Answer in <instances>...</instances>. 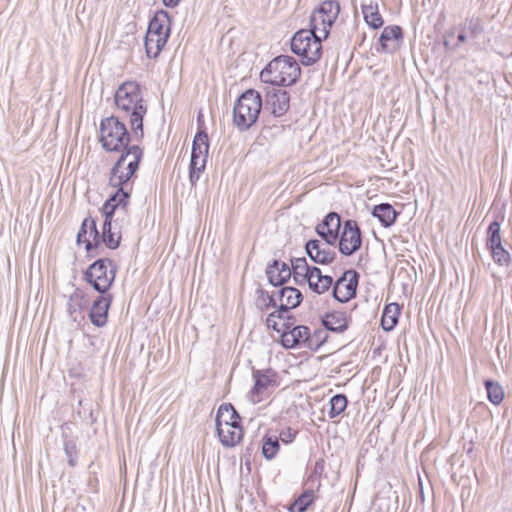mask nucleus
Returning <instances> with one entry per match:
<instances>
[{
	"mask_svg": "<svg viewBox=\"0 0 512 512\" xmlns=\"http://www.w3.org/2000/svg\"><path fill=\"white\" fill-rule=\"evenodd\" d=\"M114 98L117 109L130 117L135 138H142L143 118L147 113V105L141 86L136 81H126L117 88Z\"/></svg>",
	"mask_w": 512,
	"mask_h": 512,
	"instance_id": "obj_1",
	"label": "nucleus"
},
{
	"mask_svg": "<svg viewBox=\"0 0 512 512\" xmlns=\"http://www.w3.org/2000/svg\"><path fill=\"white\" fill-rule=\"evenodd\" d=\"M143 151L138 145H132L126 149L111 170L110 185L118 188L116 192L124 191L127 199L130 195L129 180L134 176L142 159Z\"/></svg>",
	"mask_w": 512,
	"mask_h": 512,
	"instance_id": "obj_2",
	"label": "nucleus"
},
{
	"mask_svg": "<svg viewBox=\"0 0 512 512\" xmlns=\"http://www.w3.org/2000/svg\"><path fill=\"white\" fill-rule=\"evenodd\" d=\"M301 69L297 61L287 55H281L271 60L261 71L262 82L274 86H290L300 77Z\"/></svg>",
	"mask_w": 512,
	"mask_h": 512,
	"instance_id": "obj_3",
	"label": "nucleus"
},
{
	"mask_svg": "<svg viewBox=\"0 0 512 512\" xmlns=\"http://www.w3.org/2000/svg\"><path fill=\"white\" fill-rule=\"evenodd\" d=\"M322 39L324 37H320L312 29H301L291 39V50L300 57L303 65H312L321 57Z\"/></svg>",
	"mask_w": 512,
	"mask_h": 512,
	"instance_id": "obj_4",
	"label": "nucleus"
},
{
	"mask_svg": "<svg viewBox=\"0 0 512 512\" xmlns=\"http://www.w3.org/2000/svg\"><path fill=\"white\" fill-rule=\"evenodd\" d=\"M127 206V193L124 191L116 192L103 205L102 212L105 215V221L102 227L100 242L111 249L119 246L120 235L111 231V222L114 215H125Z\"/></svg>",
	"mask_w": 512,
	"mask_h": 512,
	"instance_id": "obj_5",
	"label": "nucleus"
},
{
	"mask_svg": "<svg viewBox=\"0 0 512 512\" xmlns=\"http://www.w3.org/2000/svg\"><path fill=\"white\" fill-rule=\"evenodd\" d=\"M262 107L260 94L247 90L237 100L233 109L234 124L240 130L249 129L258 119Z\"/></svg>",
	"mask_w": 512,
	"mask_h": 512,
	"instance_id": "obj_6",
	"label": "nucleus"
},
{
	"mask_svg": "<svg viewBox=\"0 0 512 512\" xmlns=\"http://www.w3.org/2000/svg\"><path fill=\"white\" fill-rule=\"evenodd\" d=\"M130 140L124 123L117 117L105 118L100 124V142L107 151H119L125 148Z\"/></svg>",
	"mask_w": 512,
	"mask_h": 512,
	"instance_id": "obj_7",
	"label": "nucleus"
},
{
	"mask_svg": "<svg viewBox=\"0 0 512 512\" xmlns=\"http://www.w3.org/2000/svg\"><path fill=\"white\" fill-rule=\"evenodd\" d=\"M296 322H266L267 328L279 334V342L285 349H306L308 326Z\"/></svg>",
	"mask_w": 512,
	"mask_h": 512,
	"instance_id": "obj_8",
	"label": "nucleus"
},
{
	"mask_svg": "<svg viewBox=\"0 0 512 512\" xmlns=\"http://www.w3.org/2000/svg\"><path fill=\"white\" fill-rule=\"evenodd\" d=\"M339 11L340 5L337 1L327 0L322 2L310 17V29L326 39L331 26L338 17Z\"/></svg>",
	"mask_w": 512,
	"mask_h": 512,
	"instance_id": "obj_9",
	"label": "nucleus"
},
{
	"mask_svg": "<svg viewBox=\"0 0 512 512\" xmlns=\"http://www.w3.org/2000/svg\"><path fill=\"white\" fill-rule=\"evenodd\" d=\"M86 278L95 290L105 293L115 278L112 262L106 259L97 260L88 268Z\"/></svg>",
	"mask_w": 512,
	"mask_h": 512,
	"instance_id": "obj_10",
	"label": "nucleus"
},
{
	"mask_svg": "<svg viewBox=\"0 0 512 512\" xmlns=\"http://www.w3.org/2000/svg\"><path fill=\"white\" fill-rule=\"evenodd\" d=\"M209 150L208 136L206 132L199 131L194 137L192 143L190 174L189 178L192 184H195L201 172L204 170Z\"/></svg>",
	"mask_w": 512,
	"mask_h": 512,
	"instance_id": "obj_11",
	"label": "nucleus"
},
{
	"mask_svg": "<svg viewBox=\"0 0 512 512\" xmlns=\"http://www.w3.org/2000/svg\"><path fill=\"white\" fill-rule=\"evenodd\" d=\"M338 240L339 251L345 256L352 255L361 247V232L356 221L346 220L343 223Z\"/></svg>",
	"mask_w": 512,
	"mask_h": 512,
	"instance_id": "obj_12",
	"label": "nucleus"
},
{
	"mask_svg": "<svg viewBox=\"0 0 512 512\" xmlns=\"http://www.w3.org/2000/svg\"><path fill=\"white\" fill-rule=\"evenodd\" d=\"M358 285V274L354 270H348L336 281L333 295L339 302H347L355 296Z\"/></svg>",
	"mask_w": 512,
	"mask_h": 512,
	"instance_id": "obj_13",
	"label": "nucleus"
},
{
	"mask_svg": "<svg viewBox=\"0 0 512 512\" xmlns=\"http://www.w3.org/2000/svg\"><path fill=\"white\" fill-rule=\"evenodd\" d=\"M252 377L254 380V385L250 391L252 396H259L269 387L276 388L280 384L279 374L272 368L253 369Z\"/></svg>",
	"mask_w": 512,
	"mask_h": 512,
	"instance_id": "obj_14",
	"label": "nucleus"
},
{
	"mask_svg": "<svg viewBox=\"0 0 512 512\" xmlns=\"http://www.w3.org/2000/svg\"><path fill=\"white\" fill-rule=\"evenodd\" d=\"M341 227L340 216L331 212L316 226V232L328 245H335Z\"/></svg>",
	"mask_w": 512,
	"mask_h": 512,
	"instance_id": "obj_15",
	"label": "nucleus"
},
{
	"mask_svg": "<svg viewBox=\"0 0 512 512\" xmlns=\"http://www.w3.org/2000/svg\"><path fill=\"white\" fill-rule=\"evenodd\" d=\"M290 105V96L287 91L281 89L271 88L266 91L265 107L271 111V113L280 117L284 115Z\"/></svg>",
	"mask_w": 512,
	"mask_h": 512,
	"instance_id": "obj_16",
	"label": "nucleus"
},
{
	"mask_svg": "<svg viewBox=\"0 0 512 512\" xmlns=\"http://www.w3.org/2000/svg\"><path fill=\"white\" fill-rule=\"evenodd\" d=\"M332 246L333 245H328L326 242L322 243L319 240H310L306 244V251L314 262L318 264H329L336 256Z\"/></svg>",
	"mask_w": 512,
	"mask_h": 512,
	"instance_id": "obj_17",
	"label": "nucleus"
},
{
	"mask_svg": "<svg viewBox=\"0 0 512 512\" xmlns=\"http://www.w3.org/2000/svg\"><path fill=\"white\" fill-rule=\"evenodd\" d=\"M301 292L293 287H283L277 294H274L272 301L277 304L281 311H288L297 307L301 302Z\"/></svg>",
	"mask_w": 512,
	"mask_h": 512,
	"instance_id": "obj_18",
	"label": "nucleus"
},
{
	"mask_svg": "<svg viewBox=\"0 0 512 512\" xmlns=\"http://www.w3.org/2000/svg\"><path fill=\"white\" fill-rule=\"evenodd\" d=\"M77 242L84 244L87 252H90L93 246L97 247L100 243V235L96 229L93 219H84L82 226L77 234Z\"/></svg>",
	"mask_w": 512,
	"mask_h": 512,
	"instance_id": "obj_19",
	"label": "nucleus"
},
{
	"mask_svg": "<svg viewBox=\"0 0 512 512\" xmlns=\"http://www.w3.org/2000/svg\"><path fill=\"white\" fill-rule=\"evenodd\" d=\"M216 431L224 447L236 446L243 437L242 426H234L230 423L221 424L220 420L216 424Z\"/></svg>",
	"mask_w": 512,
	"mask_h": 512,
	"instance_id": "obj_20",
	"label": "nucleus"
},
{
	"mask_svg": "<svg viewBox=\"0 0 512 512\" xmlns=\"http://www.w3.org/2000/svg\"><path fill=\"white\" fill-rule=\"evenodd\" d=\"M171 21L167 12L161 10L155 13L150 20L146 34L159 35L168 38L170 35Z\"/></svg>",
	"mask_w": 512,
	"mask_h": 512,
	"instance_id": "obj_21",
	"label": "nucleus"
},
{
	"mask_svg": "<svg viewBox=\"0 0 512 512\" xmlns=\"http://www.w3.org/2000/svg\"><path fill=\"white\" fill-rule=\"evenodd\" d=\"M266 274L269 282L274 286L283 285L292 275L290 267L279 261H274L267 267Z\"/></svg>",
	"mask_w": 512,
	"mask_h": 512,
	"instance_id": "obj_22",
	"label": "nucleus"
},
{
	"mask_svg": "<svg viewBox=\"0 0 512 512\" xmlns=\"http://www.w3.org/2000/svg\"><path fill=\"white\" fill-rule=\"evenodd\" d=\"M402 40V30L399 26L385 27L380 36V43L383 50L393 52Z\"/></svg>",
	"mask_w": 512,
	"mask_h": 512,
	"instance_id": "obj_23",
	"label": "nucleus"
},
{
	"mask_svg": "<svg viewBox=\"0 0 512 512\" xmlns=\"http://www.w3.org/2000/svg\"><path fill=\"white\" fill-rule=\"evenodd\" d=\"M306 283L313 292L321 294L330 288L332 285V278L327 275H322L319 268L312 267Z\"/></svg>",
	"mask_w": 512,
	"mask_h": 512,
	"instance_id": "obj_24",
	"label": "nucleus"
},
{
	"mask_svg": "<svg viewBox=\"0 0 512 512\" xmlns=\"http://www.w3.org/2000/svg\"><path fill=\"white\" fill-rule=\"evenodd\" d=\"M218 420L221 424L230 423L234 426H242L241 416L231 403H223L219 406L215 417L216 424H218Z\"/></svg>",
	"mask_w": 512,
	"mask_h": 512,
	"instance_id": "obj_25",
	"label": "nucleus"
},
{
	"mask_svg": "<svg viewBox=\"0 0 512 512\" xmlns=\"http://www.w3.org/2000/svg\"><path fill=\"white\" fill-rule=\"evenodd\" d=\"M291 272L294 281L297 284H305L306 280L311 272L310 267L305 258H295L291 260Z\"/></svg>",
	"mask_w": 512,
	"mask_h": 512,
	"instance_id": "obj_26",
	"label": "nucleus"
},
{
	"mask_svg": "<svg viewBox=\"0 0 512 512\" xmlns=\"http://www.w3.org/2000/svg\"><path fill=\"white\" fill-rule=\"evenodd\" d=\"M372 214L385 227L391 226L395 222L397 216L395 209L387 203L376 205Z\"/></svg>",
	"mask_w": 512,
	"mask_h": 512,
	"instance_id": "obj_27",
	"label": "nucleus"
},
{
	"mask_svg": "<svg viewBox=\"0 0 512 512\" xmlns=\"http://www.w3.org/2000/svg\"><path fill=\"white\" fill-rule=\"evenodd\" d=\"M314 500L313 490L306 489L289 505L288 510L289 512H306Z\"/></svg>",
	"mask_w": 512,
	"mask_h": 512,
	"instance_id": "obj_28",
	"label": "nucleus"
},
{
	"mask_svg": "<svg viewBox=\"0 0 512 512\" xmlns=\"http://www.w3.org/2000/svg\"><path fill=\"white\" fill-rule=\"evenodd\" d=\"M168 38L162 37L154 34L153 36L150 34H146L145 37V49L147 56L150 58H156L165 44L167 43Z\"/></svg>",
	"mask_w": 512,
	"mask_h": 512,
	"instance_id": "obj_29",
	"label": "nucleus"
},
{
	"mask_svg": "<svg viewBox=\"0 0 512 512\" xmlns=\"http://www.w3.org/2000/svg\"><path fill=\"white\" fill-rule=\"evenodd\" d=\"M328 333L323 326L322 328H316L313 332H311L310 328H308V340H307V348L311 351L319 350L328 340Z\"/></svg>",
	"mask_w": 512,
	"mask_h": 512,
	"instance_id": "obj_30",
	"label": "nucleus"
},
{
	"mask_svg": "<svg viewBox=\"0 0 512 512\" xmlns=\"http://www.w3.org/2000/svg\"><path fill=\"white\" fill-rule=\"evenodd\" d=\"M362 13L365 19V22L372 27L373 29H377L383 25V19L378 11L377 4H363L362 5Z\"/></svg>",
	"mask_w": 512,
	"mask_h": 512,
	"instance_id": "obj_31",
	"label": "nucleus"
},
{
	"mask_svg": "<svg viewBox=\"0 0 512 512\" xmlns=\"http://www.w3.org/2000/svg\"><path fill=\"white\" fill-rule=\"evenodd\" d=\"M348 405V399L345 394L339 393L332 396L329 400L328 416L334 419L340 416Z\"/></svg>",
	"mask_w": 512,
	"mask_h": 512,
	"instance_id": "obj_32",
	"label": "nucleus"
},
{
	"mask_svg": "<svg viewBox=\"0 0 512 512\" xmlns=\"http://www.w3.org/2000/svg\"><path fill=\"white\" fill-rule=\"evenodd\" d=\"M280 449L277 435L266 434L262 440V455L267 460H272Z\"/></svg>",
	"mask_w": 512,
	"mask_h": 512,
	"instance_id": "obj_33",
	"label": "nucleus"
},
{
	"mask_svg": "<svg viewBox=\"0 0 512 512\" xmlns=\"http://www.w3.org/2000/svg\"><path fill=\"white\" fill-rule=\"evenodd\" d=\"M484 386L488 400L494 405H499L504 399V390L502 386L492 379H486L484 381Z\"/></svg>",
	"mask_w": 512,
	"mask_h": 512,
	"instance_id": "obj_34",
	"label": "nucleus"
},
{
	"mask_svg": "<svg viewBox=\"0 0 512 512\" xmlns=\"http://www.w3.org/2000/svg\"><path fill=\"white\" fill-rule=\"evenodd\" d=\"M63 437V449L67 458L68 465L70 467H75L77 465L78 459V449L76 445V441L70 437H68L64 432L62 433Z\"/></svg>",
	"mask_w": 512,
	"mask_h": 512,
	"instance_id": "obj_35",
	"label": "nucleus"
},
{
	"mask_svg": "<svg viewBox=\"0 0 512 512\" xmlns=\"http://www.w3.org/2000/svg\"><path fill=\"white\" fill-rule=\"evenodd\" d=\"M110 306V298L107 296H101L96 300L91 308L90 317L91 320H99L101 318H107L108 309Z\"/></svg>",
	"mask_w": 512,
	"mask_h": 512,
	"instance_id": "obj_36",
	"label": "nucleus"
},
{
	"mask_svg": "<svg viewBox=\"0 0 512 512\" xmlns=\"http://www.w3.org/2000/svg\"><path fill=\"white\" fill-rule=\"evenodd\" d=\"M500 229H501L500 223L497 221H493L489 225L488 230H487V240H486V246L488 249L502 244V237H501Z\"/></svg>",
	"mask_w": 512,
	"mask_h": 512,
	"instance_id": "obj_37",
	"label": "nucleus"
},
{
	"mask_svg": "<svg viewBox=\"0 0 512 512\" xmlns=\"http://www.w3.org/2000/svg\"><path fill=\"white\" fill-rule=\"evenodd\" d=\"M491 256L499 265H508L510 262V253L504 248L503 244L490 248Z\"/></svg>",
	"mask_w": 512,
	"mask_h": 512,
	"instance_id": "obj_38",
	"label": "nucleus"
},
{
	"mask_svg": "<svg viewBox=\"0 0 512 512\" xmlns=\"http://www.w3.org/2000/svg\"><path fill=\"white\" fill-rule=\"evenodd\" d=\"M401 306L398 303H390L385 306L381 320H398Z\"/></svg>",
	"mask_w": 512,
	"mask_h": 512,
	"instance_id": "obj_39",
	"label": "nucleus"
},
{
	"mask_svg": "<svg viewBox=\"0 0 512 512\" xmlns=\"http://www.w3.org/2000/svg\"><path fill=\"white\" fill-rule=\"evenodd\" d=\"M325 327L327 333L329 331L342 333L349 327V322H321Z\"/></svg>",
	"mask_w": 512,
	"mask_h": 512,
	"instance_id": "obj_40",
	"label": "nucleus"
},
{
	"mask_svg": "<svg viewBox=\"0 0 512 512\" xmlns=\"http://www.w3.org/2000/svg\"><path fill=\"white\" fill-rule=\"evenodd\" d=\"M296 435H297L296 430H294L290 427H286L280 431V433L277 437H278V440H281L283 443L289 444L294 441Z\"/></svg>",
	"mask_w": 512,
	"mask_h": 512,
	"instance_id": "obj_41",
	"label": "nucleus"
},
{
	"mask_svg": "<svg viewBox=\"0 0 512 512\" xmlns=\"http://www.w3.org/2000/svg\"><path fill=\"white\" fill-rule=\"evenodd\" d=\"M106 323L107 322H84L81 329L84 334L89 335L91 329L104 327Z\"/></svg>",
	"mask_w": 512,
	"mask_h": 512,
	"instance_id": "obj_42",
	"label": "nucleus"
},
{
	"mask_svg": "<svg viewBox=\"0 0 512 512\" xmlns=\"http://www.w3.org/2000/svg\"><path fill=\"white\" fill-rule=\"evenodd\" d=\"M324 469V461L322 459L316 461L314 470L310 475V478L316 477L318 474H321Z\"/></svg>",
	"mask_w": 512,
	"mask_h": 512,
	"instance_id": "obj_43",
	"label": "nucleus"
},
{
	"mask_svg": "<svg viewBox=\"0 0 512 512\" xmlns=\"http://www.w3.org/2000/svg\"><path fill=\"white\" fill-rule=\"evenodd\" d=\"M468 29L472 37H476L481 32V27L478 22L471 21Z\"/></svg>",
	"mask_w": 512,
	"mask_h": 512,
	"instance_id": "obj_44",
	"label": "nucleus"
},
{
	"mask_svg": "<svg viewBox=\"0 0 512 512\" xmlns=\"http://www.w3.org/2000/svg\"><path fill=\"white\" fill-rule=\"evenodd\" d=\"M398 322H380L382 329L386 332H390L395 329Z\"/></svg>",
	"mask_w": 512,
	"mask_h": 512,
	"instance_id": "obj_45",
	"label": "nucleus"
},
{
	"mask_svg": "<svg viewBox=\"0 0 512 512\" xmlns=\"http://www.w3.org/2000/svg\"><path fill=\"white\" fill-rule=\"evenodd\" d=\"M181 0H163V3L166 7L174 8L176 7Z\"/></svg>",
	"mask_w": 512,
	"mask_h": 512,
	"instance_id": "obj_46",
	"label": "nucleus"
},
{
	"mask_svg": "<svg viewBox=\"0 0 512 512\" xmlns=\"http://www.w3.org/2000/svg\"><path fill=\"white\" fill-rule=\"evenodd\" d=\"M466 39H467V37H466V35H465L464 33H460V34L458 35V41H459L460 43L465 42V41H466Z\"/></svg>",
	"mask_w": 512,
	"mask_h": 512,
	"instance_id": "obj_47",
	"label": "nucleus"
}]
</instances>
